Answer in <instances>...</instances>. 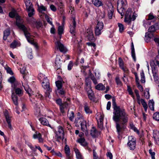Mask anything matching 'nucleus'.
<instances>
[{"instance_id":"1","label":"nucleus","mask_w":159,"mask_h":159,"mask_svg":"<svg viewBox=\"0 0 159 159\" xmlns=\"http://www.w3.org/2000/svg\"><path fill=\"white\" fill-rule=\"evenodd\" d=\"M112 106L114 109L113 119L116 122V127L118 134H121L122 130L125 128V125L128 122V115L124 109H121L117 106L115 98H112Z\"/></svg>"},{"instance_id":"2","label":"nucleus","mask_w":159,"mask_h":159,"mask_svg":"<svg viewBox=\"0 0 159 159\" xmlns=\"http://www.w3.org/2000/svg\"><path fill=\"white\" fill-rule=\"evenodd\" d=\"M16 24L18 28L23 30L28 41L31 44L33 45L36 48H37V44L34 43L33 38V36L30 33V29L26 27L23 24V21L20 19V17L16 16Z\"/></svg>"},{"instance_id":"3","label":"nucleus","mask_w":159,"mask_h":159,"mask_svg":"<svg viewBox=\"0 0 159 159\" xmlns=\"http://www.w3.org/2000/svg\"><path fill=\"white\" fill-rule=\"evenodd\" d=\"M80 117L77 118L75 120V122L76 124H77L78 123H80V125L81 130L84 132L88 134V132L89 130V125H87L86 121L84 120L83 117L82 116Z\"/></svg>"},{"instance_id":"4","label":"nucleus","mask_w":159,"mask_h":159,"mask_svg":"<svg viewBox=\"0 0 159 159\" xmlns=\"http://www.w3.org/2000/svg\"><path fill=\"white\" fill-rule=\"evenodd\" d=\"M39 76L40 78V79H43V82L42 83V86L43 88L47 91H51L49 82L48 79L42 73L39 75Z\"/></svg>"},{"instance_id":"5","label":"nucleus","mask_w":159,"mask_h":159,"mask_svg":"<svg viewBox=\"0 0 159 159\" xmlns=\"http://www.w3.org/2000/svg\"><path fill=\"white\" fill-rule=\"evenodd\" d=\"M132 14L131 9L130 8H128L126 11L125 15V22L129 24L131 22L132 20H135V17L134 15H132V17H131Z\"/></svg>"},{"instance_id":"6","label":"nucleus","mask_w":159,"mask_h":159,"mask_svg":"<svg viewBox=\"0 0 159 159\" xmlns=\"http://www.w3.org/2000/svg\"><path fill=\"white\" fill-rule=\"evenodd\" d=\"M117 6L118 12L121 14V16H123L125 11V5H124L123 1L122 0H118L117 2Z\"/></svg>"},{"instance_id":"7","label":"nucleus","mask_w":159,"mask_h":159,"mask_svg":"<svg viewBox=\"0 0 159 159\" xmlns=\"http://www.w3.org/2000/svg\"><path fill=\"white\" fill-rule=\"evenodd\" d=\"M58 130L56 133V138L58 141H60L61 140L63 141L64 137V130L63 128L59 126L58 127Z\"/></svg>"},{"instance_id":"8","label":"nucleus","mask_w":159,"mask_h":159,"mask_svg":"<svg viewBox=\"0 0 159 159\" xmlns=\"http://www.w3.org/2000/svg\"><path fill=\"white\" fill-rule=\"evenodd\" d=\"M25 3L26 7V9L28 12V16L31 17L33 15V12L34 11L32 4L29 0L25 1Z\"/></svg>"},{"instance_id":"9","label":"nucleus","mask_w":159,"mask_h":159,"mask_svg":"<svg viewBox=\"0 0 159 159\" xmlns=\"http://www.w3.org/2000/svg\"><path fill=\"white\" fill-rule=\"evenodd\" d=\"M104 118V115L100 113L98 114L96 117L98 121V126L100 129H102V128Z\"/></svg>"},{"instance_id":"10","label":"nucleus","mask_w":159,"mask_h":159,"mask_svg":"<svg viewBox=\"0 0 159 159\" xmlns=\"http://www.w3.org/2000/svg\"><path fill=\"white\" fill-rule=\"evenodd\" d=\"M55 47L57 49H59L61 52H65L66 51V48L59 41H57L55 42Z\"/></svg>"},{"instance_id":"11","label":"nucleus","mask_w":159,"mask_h":159,"mask_svg":"<svg viewBox=\"0 0 159 159\" xmlns=\"http://www.w3.org/2000/svg\"><path fill=\"white\" fill-rule=\"evenodd\" d=\"M85 89L87 91L89 98L92 100H94V98L93 93L92 91L90 85H89L88 84H87L85 87Z\"/></svg>"},{"instance_id":"12","label":"nucleus","mask_w":159,"mask_h":159,"mask_svg":"<svg viewBox=\"0 0 159 159\" xmlns=\"http://www.w3.org/2000/svg\"><path fill=\"white\" fill-rule=\"evenodd\" d=\"M86 35L89 40H94V38L92 29L89 28L86 30Z\"/></svg>"},{"instance_id":"13","label":"nucleus","mask_w":159,"mask_h":159,"mask_svg":"<svg viewBox=\"0 0 159 159\" xmlns=\"http://www.w3.org/2000/svg\"><path fill=\"white\" fill-rule=\"evenodd\" d=\"M61 58L59 56H57L56 58L54 67L56 70L60 69L61 67L62 61L61 60Z\"/></svg>"},{"instance_id":"14","label":"nucleus","mask_w":159,"mask_h":159,"mask_svg":"<svg viewBox=\"0 0 159 159\" xmlns=\"http://www.w3.org/2000/svg\"><path fill=\"white\" fill-rule=\"evenodd\" d=\"M4 115L5 116L6 121L8 124L9 128L11 129H12V128L11 124V117L8 114V112L7 111H5L4 113Z\"/></svg>"},{"instance_id":"15","label":"nucleus","mask_w":159,"mask_h":159,"mask_svg":"<svg viewBox=\"0 0 159 159\" xmlns=\"http://www.w3.org/2000/svg\"><path fill=\"white\" fill-rule=\"evenodd\" d=\"M40 123L43 125H46L52 128L47 120L45 118H41L39 119Z\"/></svg>"},{"instance_id":"16","label":"nucleus","mask_w":159,"mask_h":159,"mask_svg":"<svg viewBox=\"0 0 159 159\" xmlns=\"http://www.w3.org/2000/svg\"><path fill=\"white\" fill-rule=\"evenodd\" d=\"M152 70L154 80L156 83H157L158 82L159 78L157 74V70H156V68L154 67L152 68Z\"/></svg>"},{"instance_id":"17","label":"nucleus","mask_w":159,"mask_h":159,"mask_svg":"<svg viewBox=\"0 0 159 159\" xmlns=\"http://www.w3.org/2000/svg\"><path fill=\"white\" fill-rule=\"evenodd\" d=\"M76 26V22L75 18H73V21L72 25H70V32L72 34H74L75 32V27Z\"/></svg>"},{"instance_id":"18","label":"nucleus","mask_w":159,"mask_h":159,"mask_svg":"<svg viewBox=\"0 0 159 159\" xmlns=\"http://www.w3.org/2000/svg\"><path fill=\"white\" fill-rule=\"evenodd\" d=\"M8 81L12 84V87L13 89H15L16 87V86L17 84L16 82V79L14 77L12 76L10 77L8 80Z\"/></svg>"},{"instance_id":"19","label":"nucleus","mask_w":159,"mask_h":159,"mask_svg":"<svg viewBox=\"0 0 159 159\" xmlns=\"http://www.w3.org/2000/svg\"><path fill=\"white\" fill-rule=\"evenodd\" d=\"M153 138L157 144H159V132L156 131L154 132Z\"/></svg>"},{"instance_id":"20","label":"nucleus","mask_w":159,"mask_h":159,"mask_svg":"<svg viewBox=\"0 0 159 159\" xmlns=\"http://www.w3.org/2000/svg\"><path fill=\"white\" fill-rule=\"evenodd\" d=\"M153 37V34L152 33L150 32L146 33L145 35V40L146 42H148L150 39Z\"/></svg>"},{"instance_id":"21","label":"nucleus","mask_w":159,"mask_h":159,"mask_svg":"<svg viewBox=\"0 0 159 159\" xmlns=\"http://www.w3.org/2000/svg\"><path fill=\"white\" fill-rule=\"evenodd\" d=\"M92 2L93 4L97 7H99L103 5L101 1L99 0H93Z\"/></svg>"},{"instance_id":"22","label":"nucleus","mask_w":159,"mask_h":159,"mask_svg":"<svg viewBox=\"0 0 159 159\" xmlns=\"http://www.w3.org/2000/svg\"><path fill=\"white\" fill-rule=\"evenodd\" d=\"M68 103L66 102H64L63 103L60 107L61 111L62 113L65 112L64 109L67 108L68 106Z\"/></svg>"},{"instance_id":"23","label":"nucleus","mask_w":159,"mask_h":159,"mask_svg":"<svg viewBox=\"0 0 159 159\" xmlns=\"http://www.w3.org/2000/svg\"><path fill=\"white\" fill-rule=\"evenodd\" d=\"M12 99L13 103L17 106L18 105V97L14 93H12L11 96Z\"/></svg>"},{"instance_id":"24","label":"nucleus","mask_w":159,"mask_h":159,"mask_svg":"<svg viewBox=\"0 0 159 159\" xmlns=\"http://www.w3.org/2000/svg\"><path fill=\"white\" fill-rule=\"evenodd\" d=\"M118 63L120 67L124 71H126L127 70L126 68L124 67V63L122 59L121 58H119L118 59Z\"/></svg>"},{"instance_id":"25","label":"nucleus","mask_w":159,"mask_h":159,"mask_svg":"<svg viewBox=\"0 0 159 159\" xmlns=\"http://www.w3.org/2000/svg\"><path fill=\"white\" fill-rule=\"evenodd\" d=\"M96 89L99 90H104L105 89V86L102 83H100L95 86Z\"/></svg>"},{"instance_id":"26","label":"nucleus","mask_w":159,"mask_h":159,"mask_svg":"<svg viewBox=\"0 0 159 159\" xmlns=\"http://www.w3.org/2000/svg\"><path fill=\"white\" fill-rule=\"evenodd\" d=\"M127 145L130 150H134L135 148L136 143L128 142Z\"/></svg>"},{"instance_id":"27","label":"nucleus","mask_w":159,"mask_h":159,"mask_svg":"<svg viewBox=\"0 0 159 159\" xmlns=\"http://www.w3.org/2000/svg\"><path fill=\"white\" fill-rule=\"evenodd\" d=\"M77 141L83 146H86L87 145V143L85 142V139L83 137H81Z\"/></svg>"},{"instance_id":"28","label":"nucleus","mask_w":159,"mask_h":159,"mask_svg":"<svg viewBox=\"0 0 159 159\" xmlns=\"http://www.w3.org/2000/svg\"><path fill=\"white\" fill-rule=\"evenodd\" d=\"M131 54L132 57L134 60L135 61H136L135 54L134 52V44L133 43H132L131 45Z\"/></svg>"},{"instance_id":"29","label":"nucleus","mask_w":159,"mask_h":159,"mask_svg":"<svg viewBox=\"0 0 159 159\" xmlns=\"http://www.w3.org/2000/svg\"><path fill=\"white\" fill-rule=\"evenodd\" d=\"M10 34V31L9 29L6 30L4 32V36L3 39L4 40H6L7 37Z\"/></svg>"},{"instance_id":"30","label":"nucleus","mask_w":159,"mask_h":159,"mask_svg":"<svg viewBox=\"0 0 159 159\" xmlns=\"http://www.w3.org/2000/svg\"><path fill=\"white\" fill-rule=\"evenodd\" d=\"M74 151L75 153L76 157L77 159H83L78 149L75 148V149Z\"/></svg>"},{"instance_id":"31","label":"nucleus","mask_w":159,"mask_h":159,"mask_svg":"<svg viewBox=\"0 0 159 159\" xmlns=\"http://www.w3.org/2000/svg\"><path fill=\"white\" fill-rule=\"evenodd\" d=\"M24 87L25 91L30 96L32 93L33 92L32 90L29 88V86L27 84H26L24 86Z\"/></svg>"},{"instance_id":"32","label":"nucleus","mask_w":159,"mask_h":159,"mask_svg":"<svg viewBox=\"0 0 159 159\" xmlns=\"http://www.w3.org/2000/svg\"><path fill=\"white\" fill-rule=\"evenodd\" d=\"M65 151L67 157H70V149L69 146L67 145H66L65 146Z\"/></svg>"},{"instance_id":"33","label":"nucleus","mask_w":159,"mask_h":159,"mask_svg":"<svg viewBox=\"0 0 159 159\" xmlns=\"http://www.w3.org/2000/svg\"><path fill=\"white\" fill-rule=\"evenodd\" d=\"M154 102L153 100H150L148 102V106L152 111H154Z\"/></svg>"},{"instance_id":"34","label":"nucleus","mask_w":159,"mask_h":159,"mask_svg":"<svg viewBox=\"0 0 159 159\" xmlns=\"http://www.w3.org/2000/svg\"><path fill=\"white\" fill-rule=\"evenodd\" d=\"M84 110L85 112L87 114L91 113L92 112V111L90 109L89 107L86 104L84 106Z\"/></svg>"},{"instance_id":"35","label":"nucleus","mask_w":159,"mask_h":159,"mask_svg":"<svg viewBox=\"0 0 159 159\" xmlns=\"http://www.w3.org/2000/svg\"><path fill=\"white\" fill-rule=\"evenodd\" d=\"M37 6L39 12L42 13L43 11H46V8L43 6L42 5L39 6V4H38Z\"/></svg>"},{"instance_id":"36","label":"nucleus","mask_w":159,"mask_h":159,"mask_svg":"<svg viewBox=\"0 0 159 159\" xmlns=\"http://www.w3.org/2000/svg\"><path fill=\"white\" fill-rule=\"evenodd\" d=\"M141 103L142 104L143 106V107L144 109V110L145 111H147V108H148V105L145 102L144 100L143 99H140Z\"/></svg>"},{"instance_id":"37","label":"nucleus","mask_w":159,"mask_h":159,"mask_svg":"<svg viewBox=\"0 0 159 159\" xmlns=\"http://www.w3.org/2000/svg\"><path fill=\"white\" fill-rule=\"evenodd\" d=\"M32 50L31 49L29 48L28 49V51L27 52V55L28 57L30 59H32L33 57V56L32 55Z\"/></svg>"},{"instance_id":"38","label":"nucleus","mask_w":159,"mask_h":159,"mask_svg":"<svg viewBox=\"0 0 159 159\" xmlns=\"http://www.w3.org/2000/svg\"><path fill=\"white\" fill-rule=\"evenodd\" d=\"M15 92L16 94L19 96L23 94V92L21 89L19 88H15Z\"/></svg>"},{"instance_id":"39","label":"nucleus","mask_w":159,"mask_h":159,"mask_svg":"<svg viewBox=\"0 0 159 159\" xmlns=\"http://www.w3.org/2000/svg\"><path fill=\"white\" fill-rule=\"evenodd\" d=\"M63 26L62 25L58 26V34L59 35H61L63 32Z\"/></svg>"},{"instance_id":"40","label":"nucleus","mask_w":159,"mask_h":159,"mask_svg":"<svg viewBox=\"0 0 159 159\" xmlns=\"http://www.w3.org/2000/svg\"><path fill=\"white\" fill-rule=\"evenodd\" d=\"M157 29L155 25H152L148 29V32L151 33V32H154Z\"/></svg>"},{"instance_id":"41","label":"nucleus","mask_w":159,"mask_h":159,"mask_svg":"<svg viewBox=\"0 0 159 159\" xmlns=\"http://www.w3.org/2000/svg\"><path fill=\"white\" fill-rule=\"evenodd\" d=\"M129 141L128 142L136 143V139L135 138L132 136H129L128 137Z\"/></svg>"},{"instance_id":"42","label":"nucleus","mask_w":159,"mask_h":159,"mask_svg":"<svg viewBox=\"0 0 159 159\" xmlns=\"http://www.w3.org/2000/svg\"><path fill=\"white\" fill-rule=\"evenodd\" d=\"M68 116L70 120L71 121H73L74 117V114L73 112L71 111L70 113H68Z\"/></svg>"},{"instance_id":"43","label":"nucleus","mask_w":159,"mask_h":159,"mask_svg":"<svg viewBox=\"0 0 159 159\" xmlns=\"http://www.w3.org/2000/svg\"><path fill=\"white\" fill-rule=\"evenodd\" d=\"M102 29L96 27L95 28V34L97 35H99L101 34V31Z\"/></svg>"},{"instance_id":"44","label":"nucleus","mask_w":159,"mask_h":159,"mask_svg":"<svg viewBox=\"0 0 159 159\" xmlns=\"http://www.w3.org/2000/svg\"><path fill=\"white\" fill-rule=\"evenodd\" d=\"M41 135H42L40 133H38L37 132H36L35 134H33V138L34 139H39V137L40 138Z\"/></svg>"},{"instance_id":"45","label":"nucleus","mask_w":159,"mask_h":159,"mask_svg":"<svg viewBox=\"0 0 159 159\" xmlns=\"http://www.w3.org/2000/svg\"><path fill=\"white\" fill-rule=\"evenodd\" d=\"M34 103L36 105V107H39V109H37V111L35 113V114L36 115L39 116L41 115V113H40V107H39V106L38 105V103L35 102H34Z\"/></svg>"},{"instance_id":"46","label":"nucleus","mask_w":159,"mask_h":159,"mask_svg":"<svg viewBox=\"0 0 159 159\" xmlns=\"http://www.w3.org/2000/svg\"><path fill=\"white\" fill-rule=\"evenodd\" d=\"M153 118L157 121H159V112H157L153 115Z\"/></svg>"},{"instance_id":"47","label":"nucleus","mask_w":159,"mask_h":159,"mask_svg":"<svg viewBox=\"0 0 159 159\" xmlns=\"http://www.w3.org/2000/svg\"><path fill=\"white\" fill-rule=\"evenodd\" d=\"M156 18V17L153 15L152 13H150L148 15V18L146 20V22L148 21L149 20H152Z\"/></svg>"},{"instance_id":"48","label":"nucleus","mask_w":159,"mask_h":159,"mask_svg":"<svg viewBox=\"0 0 159 159\" xmlns=\"http://www.w3.org/2000/svg\"><path fill=\"white\" fill-rule=\"evenodd\" d=\"M141 79V81L142 83H144L145 82V77L144 76V74L143 72L141 73H140Z\"/></svg>"},{"instance_id":"49","label":"nucleus","mask_w":159,"mask_h":159,"mask_svg":"<svg viewBox=\"0 0 159 159\" xmlns=\"http://www.w3.org/2000/svg\"><path fill=\"white\" fill-rule=\"evenodd\" d=\"M56 84L57 89H61L62 87V82L60 81H58L56 82Z\"/></svg>"},{"instance_id":"50","label":"nucleus","mask_w":159,"mask_h":159,"mask_svg":"<svg viewBox=\"0 0 159 159\" xmlns=\"http://www.w3.org/2000/svg\"><path fill=\"white\" fill-rule=\"evenodd\" d=\"M96 27L99 28L100 29H102L103 27V23L102 22L98 21Z\"/></svg>"},{"instance_id":"51","label":"nucleus","mask_w":159,"mask_h":159,"mask_svg":"<svg viewBox=\"0 0 159 159\" xmlns=\"http://www.w3.org/2000/svg\"><path fill=\"white\" fill-rule=\"evenodd\" d=\"M116 81L117 84L119 86H121L122 85V83L120 81L119 78L118 77H116Z\"/></svg>"},{"instance_id":"52","label":"nucleus","mask_w":159,"mask_h":159,"mask_svg":"<svg viewBox=\"0 0 159 159\" xmlns=\"http://www.w3.org/2000/svg\"><path fill=\"white\" fill-rule=\"evenodd\" d=\"M90 134L93 137H95L96 136V130L94 127H93L91 129Z\"/></svg>"},{"instance_id":"53","label":"nucleus","mask_w":159,"mask_h":159,"mask_svg":"<svg viewBox=\"0 0 159 159\" xmlns=\"http://www.w3.org/2000/svg\"><path fill=\"white\" fill-rule=\"evenodd\" d=\"M118 26L119 27V31L120 32H123L124 30V27L123 25L120 23L118 24Z\"/></svg>"},{"instance_id":"54","label":"nucleus","mask_w":159,"mask_h":159,"mask_svg":"<svg viewBox=\"0 0 159 159\" xmlns=\"http://www.w3.org/2000/svg\"><path fill=\"white\" fill-rule=\"evenodd\" d=\"M130 127L132 129H133L135 132H136L137 133L139 134V130L133 124H130Z\"/></svg>"},{"instance_id":"55","label":"nucleus","mask_w":159,"mask_h":159,"mask_svg":"<svg viewBox=\"0 0 159 159\" xmlns=\"http://www.w3.org/2000/svg\"><path fill=\"white\" fill-rule=\"evenodd\" d=\"M45 17L47 22L52 26H53L52 22L51 21H50V18H49V17L47 15H45Z\"/></svg>"},{"instance_id":"56","label":"nucleus","mask_w":159,"mask_h":159,"mask_svg":"<svg viewBox=\"0 0 159 159\" xmlns=\"http://www.w3.org/2000/svg\"><path fill=\"white\" fill-rule=\"evenodd\" d=\"M59 91L58 92L61 95H64L65 93V91L63 89L61 88L57 89Z\"/></svg>"},{"instance_id":"57","label":"nucleus","mask_w":159,"mask_h":159,"mask_svg":"<svg viewBox=\"0 0 159 159\" xmlns=\"http://www.w3.org/2000/svg\"><path fill=\"white\" fill-rule=\"evenodd\" d=\"M51 152L52 153H53V155H57L58 156H59L60 157H62L61 154L60 152H58L56 153L54 151L53 149L51 151Z\"/></svg>"},{"instance_id":"58","label":"nucleus","mask_w":159,"mask_h":159,"mask_svg":"<svg viewBox=\"0 0 159 159\" xmlns=\"http://www.w3.org/2000/svg\"><path fill=\"white\" fill-rule=\"evenodd\" d=\"M113 11L111 10H109L108 12V16L109 19H111L113 16Z\"/></svg>"},{"instance_id":"59","label":"nucleus","mask_w":159,"mask_h":159,"mask_svg":"<svg viewBox=\"0 0 159 159\" xmlns=\"http://www.w3.org/2000/svg\"><path fill=\"white\" fill-rule=\"evenodd\" d=\"M149 152L151 156L152 159H155V153L154 152H152V150L151 149L149 150Z\"/></svg>"},{"instance_id":"60","label":"nucleus","mask_w":159,"mask_h":159,"mask_svg":"<svg viewBox=\"0 0 159 159\" xmlns=\"http://www.w3.org/2000/svg\"><path fill=\"white\" fill-rule=\"evenodd\" d=\"M16 15V13L15 11H11L9 13V16L11 18H13Z\"/></svg>"},{"instance_id":"61","label":"nucleus","mask_w":159,"mask_h":159,"mask_svg":"<svg viewBox=\"0 0 159 159\" xmlns=\"http://www.w3.org/2000/svg\"><path fill=\"white\" fill-rule=\"evenodd\" d=\"M17 45V43L15 41L11 44L10 47L12 48H14L16 47Z\"/></svg>"},{"instance_id":"62","label":"nucleus","mask_w":159,"mask_h":159,"mask_svg":"<svg viewBox=\"0 0 159 159\" xmlns=\"http://www.w3.org/2000/svg\"><path fill=\"white\" fill-rule=\"evenodd\" d=\"M86 44L88 46H93L94 49L95 48L96 45L94 43L90 42L87 43Z\"/></svg>"},{"instance_id":"63","label":"nucleus","mask_w":159,"mask_h":159,"mask_svg":"<svg viewBox=\"0 0 159 159\" xmlns=\"http://www.w3.org/2000/svg\"><path fill=\"white\" fill-rule=\"evenodd\" d=\"M150 65L152 67V68H153L154 67H156L155 63V61H154L153 60H151L150 62Z\"/></svg>"},{"instance_id":"64","label":"nucleus","mask_w":159,"mask_h":159,"mask_svg":"<svg viewBox=\"0 0 159 159\" xmlns=\"http://www.w3.org/2000/svg\"><path fill=\"white\" fill-rule=\"evenodd\" d=\"M35 25L36 27L38 28L40 27L42 25V23L40 21L36 22Z\"/></svg>"}]
</instances>
